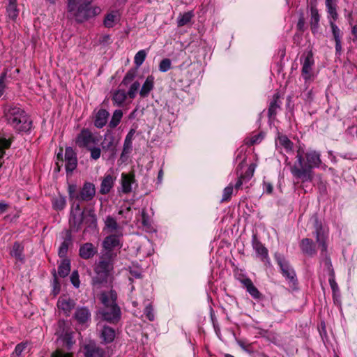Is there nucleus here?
<instances>
[{
  "label": "nucleus",
  "instance_id": "obj_63",
  "mask_svg": "<svg viewBox=\"0 0 357 357\" xmlns=\"http://www.w3.org/2000/svg\"><path fill=\"white\" fill-rule=\"evenodd\" d=\"M237 343L243 350H245V351L248 350L247 347L249 346V344H246L243 340H238Z\"/></svg>",
  "mask_w": 357,
  "mask_h": 357
},
{
  "label": "nucleus",
  "instance_id": "obj_50",
  "mask_svg": "<svg viewBox=\"0 0 357 357\" xmlns=\"http://www.w3.org/2000/svg\"><path fill=\"white\" fill-rule=\"evenodd\" d=\"M262 138L263 137L261 136V135H256L252 137L248 141H247L246 144L249 145H253L255 144L259 143L261 141Z\"/></svg>",
  "mask_w": 357,
  "mask_h": 357
},
{
  "label": "nucleus",
  "instance_id": "obj_41",
  "mask_svg": "<svg viewBox=\"0 0 357 357\" xmlns=\"http://www.w3.org/2000/svg\"><path fill=\"white\" fill-rule=\"evenodd\" d=\"M140 86V84L139 82H134L129 88L127 96L131 99L135 98L137 92L139 91Z\"/></svg>",
  "mask_w": 357,
  "mask_h": 357
},
{
  "label": "nucleus",
  "instance_id": "obj_49",
  "mask_svg": "<svg viewBox=\"0 0 357 357\" xmlns=\"http://www.w3.org/2000/svg\"><path fill=\"white\" fill-rule=\"evenodd\" d=\"M144 314L149 320L153 321L154 319L153 310L151 305L146 307Z\"/></svg>",
  "mask_w": 357,
  "mask_h": 357
},
{
  "label": "nucleus",
  "instance_id": "obj_31",
  "mask_svg": "<svg viewBox=\"0 0 357 357\" xmlns=\"http://www.w3.org/2000/svg\"><path fill=\"white\" fill-rule=\"evenodd\" d=\"M70 271V261L68 259H63L59 266V269H58L59 275L61 277L64 278L69 274Z\"/></svg>",
  "mask_w": 357,
  "mask_h": 357
},
{
  "label": "nucleus",
  "instance_id": "obj_42",
  "mask_svg": "<svg viewBox=\"0 0 357 357\" xmlns=\"http://www.w3.org/2000/svg\"><path fill=\"white\" fill-rule=\"evenodd\" d=\"M172 68V62L169 59H162L159 63V70L165 73L170 70Z\"/></svg>",
  "mask_w": 357,
  "mask_h": 357
},
{
  "label": "nucleus",
  "instance_id": "obj_6",
  "mask_svg": "<svg viewBox=\"0 0 357 357\" xmlns=\"http://www.w3.org/2000/svg\"><path fill=\"white\" fill-rule=\"evenodd\" d=\"M68 192L70 202L75 204L81 202H89L93 199L96 195L95 185L90 183L86 182L84 183L79 192H77V185L75 184H69L68 187Z\"/></svg>",
  "mask_w": 357,
  "mask_h": 357
},
{
  "label": "nucleus",
  "instance_id": "obj_13",
  "mask_svg": "<svg viewBox=\"0 0 357 357\" xmlns=\"http://www.w3.org/2000/svg\"><path fill=\"white\" fill-rule=\"evenodd\" d=\"M75 302L67 296H61L57 302V307L64 314L69 315L71 310L75 307Z\"/></svg>",
  "mask_w": 357,
  "mask_h": 357
},
{
  "label": "nucleus",
  "instance_id": "obj_40",
  "mask_svg": "<svg viewBox=\"0 0 357 357\" xmlns=\"http://www.w3.org/2000/svg\"><path fill=\"white\" fill-rule=\"evenodd\" d=\"M146 57V52L142 50L139 51L135 56L134 62L137 67H139L144 61Z\"/></svg>",
  "mask_w": 357,
  "mask_h": 357
},
{
  "label": "nucleus",
  "instance_id": "obj_33",
  "mask_svg": "<svg viewBox=\"0 0 357 357\" xmlns=\"http://www.w3.org/2000/svg\"><path fill=\"white\" fill-rule=\"evenodd\" d=\"M127 94L124 90L119 89L113 95L112 100L117 105H121L126 100Z\"/></svg>",
  "mask_w": 357,
  "mask_h": 357
},
{
  "label": "nucleus",
  "instance_id": "obj_8",
  "mask_svg": "<svg viewBox=\"0 0 357 357\" xmlns=\"http://www.w3.org/2000/svg\"><path fill=\"white\" fill-rule=\"evenodd\" d=\"M112 268V264L110 259L101 257L94 269L97 275L93 278V284L101 283L104 281Z\"/></svg>",
  "mask_w": 357,
  "mask_h": 357
},
{
  "label": "nucleus",
  "instance_id": "obj_62",
  "mask_svg": "<svg viewBox=\"0 0 357 357\" xmlns=\"http://www.w3.org/2000/svg\"><path fill=\"white\" fill-rule=\"evenodd\" d=\"M326 8L337 6V0H326Z\"/></svg>",
  "mask_w": 357,
  "mask_h": 357
},
{
  "label": "nucleus",
  "instance_id": "obj_9",
  "mask_svg": "<svg viewBox=\"0 0 357 357\" xmlns=\"http://www.w3.org/2000/svg\"><path fill=\"white\" fill-rule=\"evenodd\" d=\"M98 139L87 129H83L77 135L75 142L76 144L81 148H86L87 149L92 145L98 143Z\"/></svg>",
  "mask_w": 357,
  "mask_h": 357
},
{
  "label": "nucleus",
  "instance_id": "obj_47",
  "mask_svg": "<svg viewBox=\"0 0 357 357\" xmlns=\"http://www.w3.org/2000/svg\"><path fill=\"white\" fill-rule=\"evenodd\" d=\"M6 73H3L0 76V98L3 95L6 88Z\"/></svg>",
  "mask_w": 357,
  "mask_h": 357
},
{
  "label": "nucleus",
  "instance_id": "obj_38",
  "mask_svg": "<svg viewBox=\"0 0 357 357\" xmlns=\"http://www.w3.org/2000/svg\"><path fill=\"white\" fill-rule=\"evenodd\" d=\"M193 14L192 12H187L183 15H180L178 18L177 23L178 26H183L187 24L192 19Z\"/></svg>",
  "mask_w": 357,
  "mask_h": 357
},
{
  "label": "nucleus",
  "instance_id": "obj_57",
  "mask_svg": "<svg viewBox=\"0 0 357 357\" xmlns=\"http://www.w3.org/2000/svg\"><path fill=\"white\" fill-rule=\"evenodd\" d=\"M246 181H248L246 176L244 175L241 176L235 185L236 189H239L243 185V182Z\"/></svg>",
  "mask_w": 357,
  "mask_h": 357
},
{
  "label": "nucleus",
  "instance_id": "obj_30",
  "mask_svg": "<svg viewBox=\"0 0 357 357\" xmlns=\"http://www.w3.org/2000/svg\"><path fill=\"white\" fill-rule=\"evenodd\" d=\"M280 105L279 102V95L278 93L273 96V100L270 102L268 108V116L270 118L274 117L278 109H280Z\"/></svg>",
  "mask_w": 357,
  "mask_h": 357
},
{
  "label": "nucleus",
  "instance_id": "obj_11",
  "mask_svg": "<svg viewBox=\"0 0 357 357\" xmlns=\"http://www.w3.org/2000/svg\"><path fill=\"white\" fill-rule=\"evenodd\" d=\"M65 165L67 172H73L77 165L76 153L71 147H67L65 151Z\"/></svg>",
  "mask_w": 357,
  "mask_h": 357
},
{
  "label": "nucleus",
  "instance_id": "obj_28",
  "mask_svg": "<svg viewBox=\"0 0 357 357\" xmlns=\"http://www.w3.org/2000/svg\"><path fill=\"white\" fill-rule=\"evenodd\" d=\"M316 237L317 242L319 246L321 248L322 252H325L326 250L327 246L325 243V237L324 234V231L320 225L317 224L316 225Z\"/></svg>",
  "mask_w": 357,
  "mask_h": 357
},
{
  "label": "nucleus",
  "instance_id": "obj_34",
  "mask_svg": "<svg viewBox=\"0 0 357 357\" xmlns=\"http://www.w3.org/2000/svg\"><path fill=\"white\" fill-rule=\"evenodd\" d=\"M118 215H122V217L125 219V220L122 221V225H127L132 217L130 207L121 208L119 211Z\"/></svg>",
  "mask_w": 357,
  "mask_h": 357
},
{
  "label": "nucleus",
  "instance_id": "obj_26",
  "mask_svg": "<svg viewBox=\"0 0 357 357\" xmlns=\"http://www.w3.org/2000/svg\"><path fill=\"white\" fill-rule=\"evenodd\" d=\"M301 249L303 253L310 256L316 253L315 245L309 238H303L301 241Z\"/></svg>",
  "mask_w": 357,
  "mask_h": 357
},
{
  "label": "nucleus",
  "instance_id": "obj_36",
  "mask_svg": "<svg viewBox=\"0 0 357 357\" xmlns=\"http://www.w3.org/2000/svg\"><path fill=\"white\" fill-rule=\"evenodd\" d=\"M53 207L57 211L63 209L66 206V202L64 197L59 196L53 199L52 201Z\"/></svg>",
  "mask_w": 357,
  "mask_h": 357
},
{
  "label": "nucleus",
  "instance_id": "obj_52",
  "mask_svg": "<svg viewBox=\"0 0 357 357\" xmlns=\"http://www.w3.org/2000/svg\"><path fill=\"white\" fill-rule=\"evenodd\" d=\"M70 280H71L73 284L75 287H79V275L77 271L73 272V273L70 276Z\"/></svg>",
  "mask_w": 357,
  "mask_h": 357
},
{
  "label": "nucleus",
  "instance_id": "obj_17",
  "mask_svg": "<svg viewBox=\"0 0 357 357\" xmlns=\"http://www.w3.org/2000/svg\"><path fill=\"white\" fill-rule=\"evenodd\" d=\"M135 182V176L133 174H121L122 191L124 193H128L132 190V184Z\"/></svg>",
  "mask_w": 357,
  "mask_h": 357
},
{
  "label": "nucleus",
  "instance_id": "obj_59",
  "mask_svg": "<svg viewBox=\"0 0 357 357\" xmlns=\"http://www.w3.org/2000/svg\"><path fill=\"white\" fill-rule=\"evenodd\" d=\"M335 51L336 54L340 55L342 52V45L341 40H335Z\"/></svg>",
  "mask_w": 357,
  "mask_h": 357
},
{
  "label": "nucleus",
  "instance_id": "obj_56",
  "mask_svg": "<svg viewBox=\"0 0 357 357\" xmlns=\"http://www.w3.org/2000/svg\"><path fill=\"white\" fill-rule=\"evenodd\" d=\"M52 357H73V356L71 354L57 350L52 354Z\"/></svg>",
  "mask_w": 357,
  "mask_h": 357
},
{
  "label": "nucleus",
  "instance_id": "obj_23",
  "mask_svg": "<svg viewBox=\"0 0 357 357\" xmlns=\"http://www.w3.org/2000/svg\"><path fill=\"white\" fill-rule=\"evenodd\" d=\"M108 116L109 112L107 110L104 109H100L96 115L94 121L95 126L98 128H102L104 126H105Z\"/></svg>",
  "mask_w": 357,
  "mask_h": 357
},
{
  "label": "nucleus",
  "instance_id": "obj_20",
  "mask_svg": "<svg viewBox=\"0 0 357 357\" xmlns=\"http://www.w3.org/2000/svg\"><path fill=\"white\" fill-rule=\"evenodd\" d=\"M278 263L280 266L283 275L291 281H293L294 280L295 273L289 264L282 259H278Z\"/></svg>",
  "mask_w": 357,
  "mask_h": 357
},
{
  "label": "nucleus",
  "instance_id": "obj_1",
  "mask_svg": "<svg viewBox=\"0 0 357 357\" xmlns=\"http://www.w3.org/2000/svg\"><path fill=\"white\" fill-rule=\"evenodd\" d=\"M296 161L291 167V174L303 182L311 181L313 178L312 169L319 167L321 164L320 153L314 150H309L305 153L306 162H304V149L299 146L297 149Z\"/></svg>",
  "mask_w": 357,
  "mask_h": 357
},
{
  "label": "nucleus",
  "instance_id": "obj_24",
  "mask_svg": "<svg viewBox=\"0 0 357 357\" xmlns=\"http://www.w3.org/2000/svg\"><path fill=\"white\" fill-rule=\"evenodd\" d=\"M241 283L246 287L249 294L256 299L260 298L261 294L253 284L252 280L249 278H245L241 280Z\"/></svg>",
  "mask_w": 357,
  "mask_h": 357
},
{
  "label": "nucleus",
  "instance_id": "obj_51",
  "mask_svg": "<svg viewBox=\"0 0 357 357\" xmlns=\"http://www.w3.org/2000/svg\"><path fill=\"white\" fill-rule=\"evenodd\" d=\"M132 142H127V141H124V144H123V151H122V156L123 155H127L128 153H130L131 150H132Z\"/></svg>",
  "mask_w": 357,
  "mask_h": 357
},
{
  "label": "nucleus",
  "instance_id": "obj_61",
  "mask_svg": "<svg viewBox=\"0 0 357 357\" xmlns=\"http://www.w3.org/2000/svg\"><path fill=\"white\" fill-rule=\"evenodd\" d=\"M135 131L133 130H131L128 135L126 137L125 141L132 142V137L134 135Z\"/></svg>",
  "mask_w": 357,
  "mask_h": 357
},
{
  "label": "nucleus",
  "instance_id": "obj_14",
  "mask_svg": "<svg viewBox=\"0 0 357 357\" xmlns=\"http://www.w3.org/2000/svg\"><path fill=\"white\" fill-rule=\"evenodd\" d=\"M155 85V78L153 75H149L144 84L141 89L139 90V96L141 98H144L147 97L150 92L153 89Z\"/></svg>",
  "mask_w": 357,
  "mask_h": 357
},
{
  "label": "nucleus",
  "instance_id": "obj_54",
  "mask_svg": "<svg viewBox=\"0 0 357 357\" xmlns=\"http://www.w3.org/2000/svg\"><path fill=\"white\" fill-rule=\"evenodd\" d=\"M336 8H337V6H332V7L327 8V11H328V14L333 18V21L336 20V19L337 17Z\"/></svg>",
  "mask_w": 357,
  "mask_h": 357
},
{
  "label": "nucleus",
  "instance_id": "obj_53",
  "mask_svg": "<svg viewBox=\"0 0 357 357\" xmlns=\"http://www.w3.org/2000/svg\"><path fill=\"white\" fill-rule=\"evenodd\" d=\"M135 75L133 73L128 72L121 82V84L127 85L129 82L132 81Z\"/></svg>",
  "mask_w": 357,
  "mask_h": 357
},
{
  "label": "nucleus",
  "instance_id": "obj_55",
  "mask_svg": "<svg viewBox=\"0 0 357 357\" xmlns=\"http://www.w3.org/2000/svg\"><path fill=\"white\" fill-rule=\"evenodd\" d=\"M255 169V165L251 164L249 166L245 174L244 175L245 176L247 177V180H249L253 176Z\"/></svg>",
  "mask_w": 357,
  "mask_h": 357
},
{
  "label": "nucleus",
  "instance_id": "obj_5",
  "mask_svg": "<svg viewBox=\"0 0 357 357\" xmlns=\"http://www.w3.org/2000/svg\"><path fill=\"white\" fill-rule=\"evenodd\" d=\"M96 221V215L92 211H89L85 213L84 211H81L79 204H72L71 215L69 220L71 231H78L84 222L91 225Z\"/></svg>",
  "mask_w": 357,
  "mask_h": 357
},
{
  "label": "nucleus",
  "instance_id": "obj_15",
  "mask_svg": "<svg viewBox=\"0 0 357 357\" xmlns=\"http://www.w3.org/2000/svg\"><path fill=\"white\" fill-rule=\"evenodd\" d=\"M96 252V248L90 243H84L79 248V255L85 259L93 257Z\"/></svg>",
  "mask_w": 357,
  "mask_h": 357
},
{
  "label": "nucleus",
  "instance_id": "obj_19",
  "mask_svg": "<svg viewBox=\"0 0 357 357\" xmlns=\"http://www.w3.org/2000/svg\"><path fill=\"white\" fill-rule=\"evenodd\" d=\"M86 357H103L104 351L94 344L90 343L84 347Z\"/></svg>",
  "mask_w": 357,
  "mask_h": 357
},
{
  "label": "nucleus",
  "instance_id": "obj_48",
  "mask_svg": "<svg viewBox=\"0 0 357 357\" xmlns=\"http://www.w3.org/2000/svg\"><path fill=\"white\" fill-rule=\"evenodd\" d=\"M68 243L67 241H63L59 249V255L61 257H64L68 252Z\"/></svg>",
  "mask_w": 357,
  "mask_h": 357
},
{
  "label": "nucleus",
  "instance_id": "obj_46",
  "mask_svg": "<svg viewBox=\"0 0 357 357\" xmlns=\"http://www.w3.org/2000/svg\"><path fill=\"white\" fill-rule=\"evenodd\" d=\"M91 153V158L95 160L100 158L101 155V150L99 147H90L88 149Z\"/></svg>",
  "mask_w": 357,
  "mask_h": 357
},
{
  "label": "nucleus",
  "instance_id": "obj_18",
  "mask_svg": "<svg viewBox=\"0 0 357 357\" xmlns=\"http://www.w3.org/2000/svg\"><path fill=\"white\" fill-rule=\"evenodd\" d=\"M114 181L115 178H114L112 175H106L101 182L100 193L102 195H106L109 193L114 186Z\"/></svg>",
  "mask_w": 357,
  "mask_h": 357
},
{
  "label": "nucleus",
  "instance_id": "obj_29",
  "mask_svg": "<svg viewBox=\"0 0 357 357\" xmlns=\"http://www.w3.org/2000/svg\"><path fill=\"white\" fill-rule=\"evenodd\" d=\"M102 148L104 151L113 150L115 148L114 137L111 133L105 135L104 139L101 143Z\"/></svg>",
  "mask_w": 357,
  "mask_h": 357
},
{
  "label": "nucleus",
  "instance_id": "obj_44",
  "mask_svg": "<svg viewBox=\"0 0 357 357\" xmlns=\"http://www.w3.org/2000/svg\"><path fill=\"white\" fill-rule=\"evenodd\" d=\"M330 24L332 29V33L333 35V38L335 40H340L342 38V33L337 26L334 23V22L331 21Z\"/></svg>",
  "mask_w": 357,
  "mask_h": 357
},
{
  "label": "nucleus",
  "instance_id": "obj_60",
  "mask_svg": "<svg viewBox=\"0 0 357 357\" xmlns=\"http://www.w3.org/2000/svg\"><path fill=\"white\" fill-rule=\"evenodd\" d=\"M305 25V20L303 17H300L298 20L297 27L299 30H303Z\"/></svg>",
  "mask_w": 357,
  "mask_h": 357
},
{
  "label": "nucleus",
  "instance_id": "obj_22",
  "mask_svg": "<svg viewBox=\"0 0 357 357\" xmlns=\"http://www.w3.org/2000/svg\"><path fill=\"white\" fill-rule=\"evenodd\" d=\"M120 20V14L119 11L113 10L108 13L104 20V25L105 27H113Z\"/></svg>",
  "mask_w": 357,
  "mask_h": 357
},
{
  "label": "nucleus",
  "instance_id": "obj_21",
  "mask_svg": "<svg viewBox=\"0 0 357 357\" xmlns=\"http://www.w3.org/2000/svg\"><path fill=\"white\" fill-rule=\"evenodd\" d=\"M320 16L318 10L315 6H312L310 8V26L312 33L318 31Z\"/></svg>",
  "mask_w": 357,
  "mask_h": 357
},
{
  "label": "nucleus",
  "instance_id": "obj_58",
  "mask_svg": "<svg viewBox=\"0 0 357 357\" xmlns=\"http://www.w3.org/2000/svg\"><path fill=\"white\" fill-rule=\"evenodd\" d=\"M264 190L266 192L271 194L273 192V185L270 183L264 182Z\"/></svg>",
  "mask_w": 357,
  "mask_h": 357
},
{
  "label": "nucleus",
  "instance_id": "obj_39",
  "mask_svg": "<svg viewBox=\"0 0 357 357\" xmlns=\"http://www.w3.org/2000/svg\"><path fill=\"white\" fill-rule=\"evenodd\" d=\"M7 13L10 19L13 20H16L19 15V10L17 5H8L7 6Z\"/></svg>",
  "mask_w": 357,
  "mask_h": 357
},
{
  "label": "nucleus",
  "instance_id": "obj_64",
  "mask_svg": "<svg viewBox=\"0 0 357 357\" xmlns=\"http://www.w3.org/2000/svg\"><path fill=\"white\" fill-rule=\"evenodd\" d=\"M142 224L144 226L148 225V220H147V217H146V212L144 210H143L142 212Z\"/></svg>",
  "mask_w": 357,
  "mask_h": 357
},
{
  "label": "nucleus",
  "instance_id": "obj_16",
  "mask_svg": "<svg viewBox=\"0 0 357 357\" xmlns=\"http://www.w3.org/2000/svg\"><path fill=\"white\" fill-rule=\"evenodd\" d=\"M75 318L80 324H87L91 319V313L86 307L77 309L75 313Z\"/></svg>",
  "mask_w": 357,
  "mask_h": 357
},
{
  "label": "nucleus",
  "instance_id": "obj_35",
  "mask_svg": "<svg viewBox=\"0 0 357 357\" xmlns=\"http://www.w3.org/2000/svg\"><path fill=\"white\" fill-rule=\"evenodd\" d=\"M123 116V112L120 109H116L114 112L112 119L109 121V126L110 128H115L120 123Z\"/></svg>",
  "mask_w": 357,
  "mask_h": 357
},
{
  "label": "nucleus",
  "instance_id": "obj_4",
  "mask_svg": "<svg viewBox=\"0 0 357 357\" xmlns=\"http://www.w3.org/2000/svg\"><path fill=\"white\" fill-rule=\"evenodd\" d=\"M100 300L104 305V307L100 311L102 319L110 323L118 321L121 317V311L116 303V292L112 290L103 292L100 295Z\"/></svg>",
  "mask_w": 357,
  "mask_h": 357
},
{
  "label": "nucleus",
  "instance_id": "obj_3",
  "mask_svg": "<svg viewBox=\"0 0 357 357\" xmlns=\"http://www.w3.org/2000/svg\"><path fill=\"white\" fill-rule=\"evenodd\" d=\"M4 113L8 123L17 132H27L31 128V121L20 107L8 105Z\"/></svg>",
  "mask_w": 357,
  "mask_h": 357
},
{
  "label": "nucleus",
  "instance_id": "obj_43",
  "mask_svg": "<svg viewBox=\"0 0 357 357\" xmlns=\"http://www.w3.org/2000/svg\"><path fill=\"white\" fill-rule=\"evenodd\" d=\"M26 349V344L21 343L16 346L15 351L13 352L11 357H21L22 354Z\"/></svg>",
  "mask_w": 357,
  "mask_h": 357
},
{
  "label": "nucleus",
  "instance_id": "obj_45",
  "mask_svg": "<svg viewBox=\"0 0 357 357\" xmlns=\"http://www.w3.org/2000/svg\"><path fill=\"white\" fill-rule=\"evenodd\" d=\"M233 193V186L231 185L226 187L223 190L222 202L227 201L230 199L231 195Z\"/></svg>",
  "mask_w": 357,
  "mask_h": 357
},
{
  "label": "nucleus",
  "instance_id": "obj_12",
  "mask_svg": "<svg viewBox=\"0 0 357 357\" xmlns=\"http://www.w3.org/2000/svg\"><path fill=\"white\" fill-rule=\"evenodd\" d=\"M121 237L122 236L118 234H112L107 236L102 243L103 248L108 251H111L116 248H120L121 246Z\"/></svg>",
  "mask_w": 357,
  "mask_h": 357
},
{
  "label": "nucleus",
  "instance_id": "obj_37",
  "mask_svg": "<svg viewBox=\"0 0 357 357\" xmlns=\"http://www.w3.org/2000/svg\"><path fill=\"white\" fill-rule=\"evenodd\" d=\"M22 250H23V248L22 246L17 243H15L13 246V248L10 251V255L14 257L15 258H16L18 260H22Z\"/></svg>",
  "mask_w": 357,
  "mask_h": 357
},
{
  "label": "nucleus",
  "instance_id": "obj_10",
  "mask_svg": "<svg viewBox=\"0 0 357 357\" xmlns=\"http://www.w3.org/2000/svg\"><path fill=\"white\" fill-rule=\"evenodd\" d=\"M123 225L122 223L119 224L115 218L108 215L105 220L104 230L107 233L118 234L123 236Z\"/></svg>",
  "mask_w": 357,
  "mask_h": 357
},
{
  "label": "nucleus",
  "instance_id": "obj_27",
  "mask_svg": "<svg viewBox=\"0 0 357 357\" xmlns=\"http://www.w3.org/2000/svg\"><path fill=\"white\" fill-rule=\"evenodd\" d=\"M100 337L105 342L109 343L112 342L115 337V331L111 327L103 326L101 330Z\"/></svg>",
  "mask_w": 357,
  "mask_h": 357
},
{
  "label": "nucleus",
  "instance_id": "obj_32",
  "mask_svg": "<svg viewBox=\"0 0 357 357\" xmlns=\"http://www.w3.org/2000/svg\"><path fill=\"white\" fill-rule=\"evenodd\" d=\"M253 248L256 251V252L258 254L259 256L261 257V259H265L268 256V251L266 248L257 240L255 239V238L253 240Z\"/></svg>",
  "mask_w": 357,
  "mask_h": 357
},
{
  "label": "nucleus",
  "instance_id": "obj_7",
  "mask_svg": "<svg viewBox=\"0 0 357 357\" xmlns=\"http://www.w3.org/2000/svg\"><path fill=\"white\" fill-rule=\"evenodd\" d=\"M302 65L301 76L305 84H310L315 77L314 70V60L311 52H308L301 58Z\"/></svg>",
  "mask_w": 357,
  "mask_h": 357
},
{
  "label": "nucleus",
  "instance_id": "obj_2",
  "mask_svg": "<svg viewBox=\"0 0 357 357\" xmlns=\"http://www.w3.org/2000/svg\"><path fill=\"white\" fill-rule=\"evenodd\" d=\"M93 0H68V12L76 21L82 22L98 15L101 9L98 6H90Z\"/></svg>",
  "mask_w": 357,
  "mask_h": 357
},
{
  "label": "nucleus",
  "instance_id": "obj_25",
  "mask_svg": "<svg viewBox=\"0 0 357 357\" xmlns=\"http://www.w3.org/2000/svg\"><path fill=\"white\" fill-rule=\"evenodd\" d=\"M275 144L278 147L283 148L287 152H290L293 149V143L285 135H278Z\"/></svg>",
  "mask_w": 357,
  "mask_h": 357
}]
</instances>
